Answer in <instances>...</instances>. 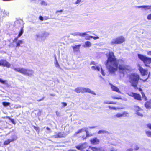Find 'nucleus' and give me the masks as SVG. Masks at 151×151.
<instances>
[{
    "label": "nucleus",
    "mask_w": 151,
    "mask_h": 151,
    "mask_svg": "<svg viewBox=\"0 0 151 151\" xmlns=\"http://www.w3.org/2000/svg\"><path fill=\"white\" fill-rule=\"evenodd\" d=\"M10 120L13 124H14V119L10 118Z\"/></svg>",
    "instance_id": "obj_53"
},
{
    "label": "nucleus",
    "mask_w": 151,
    "mask_h": 151,
    "mask_svg": "<svg viewBox=\"0 0 151 151\" xmlns=\"http://www.w3.org/2000/svg\"><path fill=\"white\" fill-rule=\"evenodd\" d=\"M139 79V76L136 73L132 74L129 76L130 82L132 85L135 87L137 86Z\"/></svg>",
    "instance_id": "obj_3"
},
{
    "label": "nucleus",
    "mask_w": 151,
    "mask_h": 151,
    "mask_svg": "<svg viewBox=\"0 0 151 151\" xmlns=\"http://www.w3.org/2000/svg\"><path fill=\"white\" fill-rule=\"evenodd\" d=\"M128 114L126 112H124L122 113H117L113 116V118L115 119L117 118H120L122 117H126L128 116Z\"/></svg>",
    "instance_id": "obj_7"
},
{
    "label": "nucleus",
    "mask_w": 151,
    "mask_h": 151,
    "mask_svg": "<svg viewBox=\"0 0 151 151\" xmlns=\"http://www.w3.org/2000/svg\"><path fill=\"white\" fill-rule=\"evenodd\" d=\"M104 104H116V102H114L112 101H106L104 102Z\"/></svg>",
    "instance_id": "obj_34"
},
{
    "label": "nucleus",
    "mask_w": 151,
    "mask_h": 151,
    "mask_svg": "<svg viewBox=\"0 0 151 151\" xmlns=\"http://www.w3.org/2000/svg\"><path fill=\"white\" fill-rule=\"evenodd\" d=\"M91 64L94 65H95V66L96 65H97V63L93 61H91Z\"/></svg>",
    "instance_id": "obj_52"
},
{
    "label": "nucleus",
    "mask_w": 151,
    "mask_h": 151,
    "mask_svg": "<svg viewBox=\"0 0 151 151\" xmlns=\"http://www.w3.org/2000/svg\"><path fill=\"white\" fill-rule=\"evenodd\" d=\"M11 142L9 139H8L7 140L5 141L4 142V144L6 145H7L9 144Z\"/></svg>",
    "instance_id": "obj_35"
},
{
    "label": "nucleus",
    "mask_w": 151,
    "mask_h": 151,
    "mask_svg": "<svg viewBox=\"0 0 151 151\" xmlns=\"http://www.w3.org/2000/svg\"><path fill=\"white\" fill-rule=\"evenodd\" d=\"M101 67V65L92 66L91 67V68L92 70H96L97 71H100V70Z\"/></svg>",
    "instance_id": "obj_14"
},
{
    "label": "nucleus",
    "mask_w": 151,
    "mask_h": 151,
    "mask_svg": "<svg viewBox=\"0 0 151 151\" xmlns=\"http://www.w3.org/2000/svg\"><path fill=\"white\" fill-rule=\"evenodd\" d=\"M135 93H128V94L130 96L134 97Z\"/></svg>",
    "instance_id": "obj_43"
},
{
    "label": "nucleus",
    "mask_w": 151,
    "mask_h": 151,
    "mask_svg": "<svg viewBox=\"0 0 151 151\" xmlns=\"http://www.w3.org/2000/svg\"><path fill=\"white\" fill-rule=\"evenodd\" d=\"M143 6H137L136 7V8H142V9L143 8Z\"/></svg>",
    "instance_id": "obj_55"
},
{
    "label": "nucleus",
    "mask_w": 151,
    "mask_h": 151,
    "mask_svg": "<svg viewBox=\"0 0 151 151\" xmlns=\"http://www.w3.org/2000/svg\"><path fill=\"white\" fill-rule=\"evenodd\" d=\"M81 0H77L76 3V4H78L80 3L81 2Z\"/></svg>",
    "instance_id": "obj_57"
},
{
    "label": "nucleus",
    "mask_w": 151,
    "mask_h": 151,
    "mask_svg": "<svg viewBox=\"0 0 151 151\" xmlns=\"http://www.w3.org/2000/svg\"><path fill=\"white\" fill-rule=\"evenodd\" d=\"M46 129L47 130H50V129L48 127H47Z\"/></svg>",
    "instance_id": "obj_62"
},
{
    "label": "nucleus",
    "mask_w": 151,
    "mask_h": 151,
    "mask_svg": "<svg viewBox=\"0 0 151 151\" xmlns=\"http://www.w3.org/2000/svg\"><path fill=\"white\" fill-rule=\"evenodd\" d=\"M93 35L96 36H92L91 38H93L94 40H96L99 38V37L97 36L95 34L93 33Z\"/></svg>",
    "instance_id": "obj_36"
},
{
    "label": "nucleus",
    "mask_w": 151,
    "mask_h": 151,
    "mask_svg": "<svg viewBox=\"0 0 151 151\" xmlns=\"http://www.w3.org/2000/svg\"><path fill=\"white\" fill-rule=\"evenodd\" d=\"M88 92L92 94L96 95L94 92L88 88L82 87V93Z\"/></svg>",
    "instance_id": "obj_10"
},
{
    "label": "nucleus",
    "mask_w": 151,
    "mask_h": 151,
    "mask_svg": "<svg viewBox=\"0 0 151 151\" xmlns=\"http://www.w3.org/2000/svg\"><path fill=\"white\" fill-rule=\"evenodd\" d=\"M42 37H47L49 35V33L45 31L42 34Z\"/></svg>",
    "instance_id": "obj_26"
},
{
    "label": "nucleus",
    "mask_w": 151,
    "mask_h": 151,
    "mask_svg": "<svg viewBox=\"0 0 151 151\" xmlns=\"http://www.w3.org/2000/svg\"><path fill=\"white\" fill-rule=\"evenodd\" d=\"M108 107L110 109H113V110H116V109H119V108H116L115 107H111V106H108Z\"/></svg>",
    "instance_id": "obj_37"
},
{
    "label": "nucleus",
    "mask_w": 151,
    "mask_h": 151,
    "mask_svg": "<svg viewBox=\"0 0 151 151\" xmlns=\"http://www.w3.org/2000/svg\"><path fill=\"white\" fill-rule=\"evenodd\" d=\"M74 91L78 93H79L81 92L82 93V87L76 88Z\"/></svg>",
    "instance_id": "obj_23"
},
{
    "label": "nucleus",
    "mask_w": 151,
    "mask_h": 151,
    "mask_svg": "<svg viewBox=\"0 0 151 151\" xmlns=\"http://www.w3.org/2000/svg\"><path fill=\"white\" fill-rule=\"evenodd\" d=\"M41 4L42 5L46 6L47 5V4L44 1H42L41 2Z\"/></svg>",
    "instance_id": "obj_40"
},
{
    "label": "nucleus",
    "mask_w": 151,
    "mask_h": 151,
    "mask_svg": "<svg viewBox=\"0 0 151 151\" xmlns=\"http://www.w3.org/2000/svg\"><path fill=\"white\" fill-rule=\"evenodd\" d=\"M112 97L113 99H122V98L120 97H115L114 96H112Z\"/></svg>",
    "instance_id": "obj_47"
},
{
    "label": "nucleus",
    "mask_w": 151,
    "mask_h": 151,
    "mask_svg": "<svg viewBox=\"0 0 151 151\" xmlns=\"http://www.w3.org/2000/svg\"><path fill=\"white\" fill-rule=\"evenodd\" d=\"M88 146V145L86 143L81 144L78 146H76V148L79 150H82L86 148Z\"/></svg>",
    "instance_id": "obj_9"
},
{
    "label": "nucleus",
    "mask_w": 151,
    "mask_h": 151,
    "mask_svg": "<svg viewBox=\"0 0 151 151\" xmlns=\"http://www.w3.org/2000/svg\"><path fill=\"white\" fill-rule=\"evenodd\" d=\"M147 126L149 128L151 129V124H148Z\"/></svg>",
    "instance_id": "obj_54"
},
{
    "label": "nucleus",
    "mask_w": 151,
    "mask_h": 151,
    "mask_svg": "<svg viewBox=\"0 0 151 151\" xmlns=\"http://www.w3.org/2000/svg\"><path fill=\"white\" fill-rule=\"evenodd\" d=\"M147 54L149 56H151V51H147Z\"/></svg>",
    "instance_id": "obj_51"
},
{
    "label": "nucleus",
    "mask_w": 151,
    "mask_h": 151,
    "mask_svg": "<svg viewBox=\"0 0 151 151\" xmlns=\"http://www.w3.org/2000/svg\"><path fill=\"white\" fill-rule=\"evenodd\" d=\"M101 73L102 74V75L103 76H105V73L104 72V71H103V70L102 69V68L101 67Z\"/></svg>",
    "instance_id": "obj_48"
},
{
    "label": "nucleus",
    "mask_w": 151,
    "mask_h": 151,
    "mask_svg": "<svg viewBox=\"0 0 151 151\" xmlns=\"http://www.w3.org/2000/svg\"><path fill=\"white\" fill-rule=\"evenodd\" d=\"M63 11V10H58L56 11V12H61Z\"/></svg>",
    "instance_id": "obj_59"
},
{
    "label": "nucleus",
    "mask_w": 151,
    "mask_h": 151,
    "mask_svg": "<svg viewBox=\"0 0 151 151\" xmlns=\"http://www.w3.org/2000/svg\"><path fill=\"white\" fill-rule=\"evenodd\" d=\"M133 149L132 148H129L127 149L126 151H133Z\"/></svg>",
    "instance_id": "obj_56"
},
{
    "label": "nucleus",
    "mask_w": 151,
    "mask_h": 151,
    "mask_svg": "<svg viewBox=\"0 0 151 151\" xmlns=\"http://www.w3.org/2000/svg\"><path fill=\"white\" fill-rule=\"evenodd\" d=\"M90 33V31H87L84 33H80L79 32H75L71 34V35L74 36H81L84 37L85 36L89 35Z\"/></svg>",
    "instance_id": "obj_6"
},
{
    "label": "nucleus",
    "mask_w": 151,
    "mask_h": 151,
    "mask_svg": "<svg viewBox=\"0 0 151 151\" xmlns=\"http://www.w3.org/2000/svg\"><path fill=\"white\" fill-rule=\"evenodd\" d=\"M9 15V13L6 11L2 10L0 12V16H2L3 17H5Z\"/></svg>",
    "instance_id": "obj_15"
},
{
    "label": "nucleus",
    "mask_w": 151,
    "mask_h": 151,
    "mask_svg": "<svg viewBox=\"0 0 151 151\" xmlns=\"http://www.w3.org/2000/svg\"><path fill=\"white\" fill-rule=\"evenodd\" d=\"M6 80H3L1 79L0 78V82L3 84H6Z\"/></svg>",
    "instance_id": "obj_42"
},
{
    "label": "nucleus",
    "mask_w": 151,
    "mask_h": 151,
    "mask_svg": "<svg viewBox=\"0 0 151 151\" xmlns=\"http://www.w3.org/2000/svg\"><path fill=\"white\" fill-rule=\"evenodd\" d=\"M92 45L91 43L89 41H87L85 42V44L83 45V47H89Z\"/></svg>",
    "instance_id": "obj_20"
},
{
    "label": "nucleus",
    "mask_w": 151,
    "mask_h": 151,
    "mask_svg": "<svg viewBox=\"0 0 151 151\" xmlns=\"http://www.w3.org/2000/svg\"><path fill=\"white\" fill-rule=\"evenodd\" d=\"M141 93L143 97H144V96L145 97V96L144 94V93H143L142 92Z\"/></svg>",
    "instance_id": "obj_60"
},
{
    "label": "nucleus",
    "mask_w": 151,
    "mask_h": 151,
    "mask_svg": "<svg viewBox=\"0 0 151 151\" xmlns=\"http://www.w3.org/2000/svg\"><path fill=\"white\" fill-rule=\"evenodd\" d=\"M96 127V126L92 127H89V128L90 129H92V128H95Z\"/></svg>",
    "instance_id": "obj_58"
},
{
    "label": "nucleus",
    "mask_w": 151,
    "mask_h": 151,
    "mask_svg": "<svg viewBox=\"0 0 151 151\" xmlns=\"http://www.w3.org/2000/svg\"><path fill=\"white\" fill-rule=\"evenodd\" d=\"M144 9L145 10L147 11V10L151 9V6H143L142 9Z\"/></svg>",
    "instance_id": "obj_25"
},
{
    "label": "nucleus",
    "mask_w": 151,
    "mask_h": 151,
    "mask_svg": "<svg viewBox=\"0 0 151 151\" xmlns=\"http://www.w3.org/2000/svg\"><path fill=\"white\" fill-rule=\"evenodd\" d=\"M0 66L9 68L11 66V64L6 60L2 59L0 60Z\"/></svg>",
    "instance_id": "obj_8"
},
{
    "label": "nucleus",
    "mask_w": 151,
    "mask_h": 151,
    "mask_svg": "<svg viewBox=\"0 0 151 151\" xmlns=\"http://www.w3.org/2000/svg\"><path fill=\"white\" fill-rule=\"evenodd\" d=\"M107 58L105 65L110 73H115L118 68L124 72H129L132 70L130 66L124 65V62L123 60L122 59L117 60L113 52H109Z\"/></svg>",
    "instance_id": "obj_1"
},
{
    "label": "nucleus",
    "mask_w": 151,
    "mask_h": 151,
    "mask_svg": "<svg viewBox=\"0 0 151 151\" xmlns=\"http://www.w3.org/2000/svg\"><path fill=\"white\" fill-rule=\"evenodd\" d=\"M17 40V38H15L13 40V42H15V41H16Z\"/></svg>",
    "instance_id": "obj_63"
},
{
    "label": "nucleus",
    "mask_w": 151,
    "mask_h": 151,
    "mask_svg": "<svg viewBox=\"0 0 151 151\" xmlns=\"http://www.w3.org/2000/svg\"><path fill=\"white\" fill-rule=\"evenodd\" d=\"M39 19L41 21H43L44 19L43 17L42 16H40L39 17Z\"/></svg>",
    "instance_id": "obj_50"
},
{
    "label": "nucleus",
    "mask_w": 151,
    "mask_h": 151,
    "mask_svg": "<svg viewBox=\"0 0 151 151\" xmlns=\"http://www.w3.org/2000/svg\"><path fill=\"white\" fill-rule=\"evenodd\" d=\"M85 128H82L80 129H79L78 131L76 132L74 134V135H76L78 134H79L80 133H81L83 132L84 131H85Z\"/></svg>",
    "instance_id": "obj_24"
},
{
    "label": "nucleus",
    "mask_w": 151,
    "mask_h": 151,
    "mask_svg": "<svg viewBox=\"0 0 151 151\" xmlns=\"http://www.w3.org/2000/svg\"><path fill=\"white\" fill-rule=\"evenodd\" d=\"M145 106L147 109H150L151 108V102L150 101H147L146 103Z\"/></svg>",
    "instance_id": "obj_22"
},
{
    "label": "nucleus",
    "mask_w": 151,
    "mask_h": 151,
    "mask_svg": "<svg viewBox=\"0 0 151 151\" xmlns=\"http://www.w3.org/2000/svg\"><path fill=\"white\" fill-rule=\"evenodd\" d=\"M107 132L106 131L103 130H99L98 132V134H104L105 133H106Z\"/></svg>",
    "instance_id": "obj_32"
},
{
    "label": "nucleus",
    "mask_w": 151,
    "mask_h": 151,
    "mask_svg": "<svg viewBox=\"0 0 151 151\" xmlns=\"http://www.w3.org/2000/svg\"><path fill=\"white\" fill-rule=\"evenodd\" d=\"M91 37L92 36H87L85 37V39L87 40H90L91 38H92Z\"/></svg>",
    "instance_id": "obj_41"
},
{
    "label": "nucleus",
    "mask_w": 151,
    "mask_h": 151,
    "mask_svg": "<svg viewBox=\"0 0 151 151\" xmlns=\"http://www.w3.org/2000/svg\"><path fill=\"white\" fill-rule=\"evenodd\" d=\"M146 133L148 137H151V132L149 131H146Z\"/></svg>",
    "instance_id": "obj_38"
},
{
    "label": "nucleus",
    "mask_w": 151,
    "mask_h": 151,
    "mask_svg": "<svg viewBox=\"0 0 151 151\" xmlns=\"http://www.w3.org/2000/svg\"><path fill=\"white\" fill-rule=\"evenodd\" d=\"M90 141L92 144H97L99 143V140L96 138L91 139Z\"/></svg>",
    "instance_id": "obj_12"
},
{
    "label": "nucleus",
    "mask_w": 151,
    "mask_h": 151,
    "mask_svg": "<svg viewBox=\"0 0 151 151\" xmlns=\"http://www.w3.org/2000/svg\"><path fill=\"white\" fill-rule=\"evenodd\" d=\"M147 18L148 20H151V13L149 14L147 17Z\"/></svg>",
    "instance_id": "obj_44"
},
{
    "label": "nucleus",
    "mask_w": 151,
    "mask_h": 151,
    "mask_svg": "<svg viewBox=\"0 0 151 151\" xmlns=\"http://www.w3.org/2000/svg\"><path fill=\"white\" fill-rule=\"evenodd\" d=\"M100 148H96L94 147H90L89 150L87 151H100Z\"/></svg>",
    "instance_id": "obj_17"
},
{
    "label": "nucleus",
    "mask_w": 151,
    "mask_h": 151,
    "mask_svg": "<svg viewBox=\"0 0 151 151\" xmlns=\"http://www.w3.org/2000/svg\"><path fill=\"white\" fill-rule=\"evenodd\" d=\"M52 137H54L55 138H59L58 136V133L57 134L55 135H54L51 136Z\"/></svg>",
    "instance_id": "obj_45"
},
{
    "label": "nucleus",
    "mask_w": 151,
    "mask_h": 151,
    "mask_svg": "<svg viewBox=\"0 0 151 151\" xmlns=\"http://www.w3.org/2000/svg\"><path fill=\"white\" fill-rule=\"evenodd\" d=\"M54 64L55 65V66L56 67L59 68L60 67V65L57 61V60L56 58V57L55 58V60L54 62Z\"/></svg>",
    "instance_id": "obj_29"
},
{
    "label": "nucleus",
    "mask_w": 151,
    "mask_h": 151,
    "mask_svg": "<svg viewBox=\"0 0 151 151\" xmlns=\"http://www.w3.org/2000/svg\"><path fill=\"white\" fill-rule=\"evenodd\" d=\"M138 58L143 62L146 66L150 67L148 64L151 63V58L147 57L143 55L140 54H138Z\"/></svg>",
    "instance_id": "obj_4"
},
{
    "label": "nucleus",
    "mask_w": 151,
    "mask_h": 151,
    "mask_svg": "<svg viewBox=\"0 0 151 151\" xmlns=\"http://www.w3.org/2000/svg\"><path fill=\"white\" fill-rule=\"evenodd\" d=\"M125 41V38L121 36L119 37L112 39L111 43L112 45L116 44H120L123 43Z\"/></svg>",
    "instance_id": "obj_5"
},
{
    "label": "nucleus",
    "mask_w": 151,
    "mask_h": 151,
    "mask_svg": "<svg viewBox=\"0 0 151 151\" xmlns=\"http://www.w3.org/2000/svg\"><path fill=\"white\" fill-rule=\"evenodd\" d=\"M66 134L63 132H60L58 133V136L59 138L65 137Z\"/></svg>",
    "instance_id": "obj_19"
},
{
    "label": "nucleus",
    "mask_w": 151,
    "mask_h": 151,
    "mask_svg": "<svg viewBox=\"0 0 151 151\" xmlns=\"http://www.w3.org/2000/svg\"><path fill=\"white\" fill-rule=\"evenodd\" d=\"M139 70L141 74L143 76L147 75L148 73L147 70L146 69H144L142 67H140L139 68Z\"/></svg>",
    "instance_id": "obj_11"
},
{
    "label": "nucleus",
    "mask_w": 151,
    "mask_h": 151,
    "mask_svg": "<svg viewBox=\"0 0 151 151\" xmlns=\"http://www.w3.org/2000/svg\"><path fill=\"white\" fill-rule=\"evenodd\" d=\"M139 149V146L137 145H135L134 146V149L136 150H137Z\"/></svg>",
    "instance_id": "obj_46"
},
{
    "label": "nucleus",
    "mask_w": 151,
    "mask_h": 151,
    "mask_svg": "<svg viewBox=\"0 0 151 151\" xmlns=\"http://www.w3.org/2000/svg\"><path fill=\"white\" fill-rule=\"evenodd\" d=\"M9 139L11 142H12L17 139V137L15 135H13L11 137V138Z\"/></svg>",
    "instance_id": "obj_28"
},
{
    "label": "nucleus",
    "mask_w": 151,
    "mask_h": 151,
    "mask_svg": "<svg viewBox=\"0 0 151 151\" xmlns=\"http://www.w3.org/2000/svg\"><path fill=\"white\" fill-rule=\"evenodd\" d=\"M23 43V41L22 40H19L16 42L17 47L20 46V45Z\"/></svg>",
    "instance_id": "obj_27"
},
{
    "label": "nucleus",
    "mask_w": 151,
    "mask_h": 151,
    "mask_svg": "<svg viewBox=\"0 0 151 151\" xmlns=\"http://www.w3.org/2000/svg\"><path fill=\"white\" fill-rule=\"evenodd\" d=\"M10 103L6 102H3V105L4 106H7L9 105Z\"/></svg>",
    "instance_id": "obj_39"
},
{
    "label": "nucleus",
    "mask_w": 151,
    "mask_h": 151,
    "mask_svg": "<svg viewBox=\"0 0 151 151\" xmlns=\"http://www.w3.org/2000/svg\"><path fill=\"white\" fill-rule=\"evenodd\" d=\"M35 37L36 38H42V34L38 33L36 34L35 35Z\"/></svg>",
    "instance_id": "obj_30"
},
{
    "label": "nucleus",
    "mask_w": 151,
    "mask_h": 151,
    "mask_svg": "<svg viewBox=\"0 0 151 151\" xmlns=\"http://www.w3.org/2000/svg\"><path fill=\"white\" fill-rule=\"evenodd\" d=\"M23 27H21V30H20V32H19V33L18 35V37H20L23 33Z\"/></svg>",
    "instance_id": "obj_33"
},
{
    "label": "nucleus",
    "mask_w": 151,
    "mask_h": 151,
    "mask_svg": "<svg viewBox=\"0 0 151 151\" xmlns=\"http://www.w3.org/2000/svg\"><path fill=\"white\" fill-rule=\"evenodd\" d=\"M134 97L135 99L138 100H140L141 99L140 95L139 94L136 93H135L134 94Z\"/></svg>",
    "instance_id": "obj_21"
},
{
    "label": "nucleus",
    "mask_w": 151,
    "mask_h": 151,
    "mask_svg": "<svg viewBox=\"0 0 151 151\" xmlns=\"http://www.w3.org/2000/svg\"><path fill=\"white\" fill-rule=\"evenodd\" d=\"M111 87L112 91L117 92L119 93H121V91H119V89L115 86L111 84Z\"/></svg>",
    "instance_id": "obj_13"
},
{
    "label": "nucleus",
    "mask_w": 151,
    "mask_h": 151,
    "mask_svg": "<svg viewBox=\"0 0 151 151\" xmlns=\"http://www.w3.org/2000/svg\"><path fill=\"white\" fill-rule=\"evenodd\" d=\"M81 45H75V46H72V48L73 50V51L75 52L79 51L80 50V47Z\"/></svg>",
    "instance_id": "obj_16"
},
{
    "label": "nucleus",
    "mask_w": 151,
    "mask_h": 151,
    "mask_svg": "<svg viewBox=\"0 0 151 151\" xmlns=\"http://www.w3.org/2000/svg\"><path fill=\"white\" fill-rule=\"evenodd\" d=\"M68 151H76V150H70Z\"/></svg>",
    "instance_id": "obj_61"
},
{
    "label": "nucleus",
    "mask_w": 151,
    "mask_h": 151,
    "mask_svg": "<svg viewBox=\"0 0 151 151\" xmlns=\"http://www.w3.org/2000/svg\"><path fill=\"white\" fill-rule=\"evenodd\" d=\"M13 69L15 71L29 76H33L34 73V72L32 70L26 69L24 68H14Z\"/></svg>",
    "instance_id": "obj_2"
},
{
    "label": "nucleus",
    "mask_w": 151,
    "mask_h": 151,
    "mask_svg": "<svg viewBox=\"0 0 151 151\" xmlns=\"http://www.w3.org/2000/svg\"><path fill=\"white\" fill-rule=\"evenodd\" d=\"M43 99H40L39 100H38V101H41V100H43Z\"/></svg>",
    "instance_id": "obj_64"
},
{
    "label": "nucleus",
    "mask_w": 151,
    "mask_h": 151,
    "mask_svg": "<svg viewBox=\"0 0 151 151\" xmlns=\"http://www.w3.org/2000/svg\"><path fill=\"white\" fill-rule=\"evenodd\" d=\"M85 131L86 132V137L85 138H83V140L86 139L87 137H89V136H90L89 134L88 131V130L87 129V128H85Z\"/></svg>",
    "instance_id": "obj_31"
},
{
    "label": "nucleus",
    "mask_w": 151,
    "mask_h": 151,
    "mask_svg": "<svg viewBox=\"0 0 151 151\" xmlns=\"http://www.w3.org/2000/svg\"><path fill=\"white\" fill-rule=\"evenodd\" d=\"M61 104H63V107H64L65 106H66L67 105V104L66 103H64V102H62L61 103Z\"/></svg>",
    "instance_id": "obj_49"
},
{
    "label": "nucleus",
    "mask_w": 151,
    "mask_h": 151,
    "mask_svg": "<svg viewBox=\"0 0 151 151\" xmlns=\"http://www.w3.org/2000/svg\"><path fill=\"white\" fill-rule=\"evenodd\" d=\"M137 109H138V110L136 112V114L141 116H142V110L139 108V107H137Z\"/></svg>",
    "instance_id": "obj_18"
}]
</instances>
